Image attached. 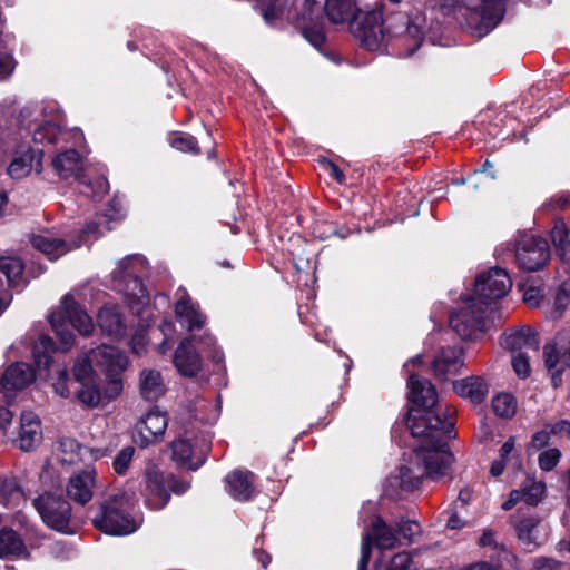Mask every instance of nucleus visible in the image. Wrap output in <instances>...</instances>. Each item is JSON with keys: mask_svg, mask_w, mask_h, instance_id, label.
<instances>
[{"mask_svg": "<svg viewBox=\"0 0 570 570\" xmlns=\"http://www.w3.org/2000/svg\"><path fill=\"white\" fill-rule=\"evenodd\" d=\"M175 313L178 322L188 331L203 327L206 321L205 316L188 299L178 301Z\"/></svg>", "mask_w": 570, "mask_h": 570, "instance_id": "obj_35", "label": "nucleus"}, {"mask_svg": "<svg viewBox=\"0 0 570 570\" xmlns=\"http://www.w3.org/2000/svg\"><path fill=\"white\" fill-rule=\"evenodd\" d=\"M49 322L63 352L69 351L75 344V335L69 326L82 336H89L95 328L92 318L69 294L63 296L60 306L50 314Z\"/></svg>", "mask_w": 570, "mask_h": 570, "instance_id": "obj_4", "label": "nucleus"}, {"mask_svg": "<svg viewBox=\"0 0 570 570\" xmlns=\"http://www.w3.org/2000/svg\"><path fill=\"white\" fill-rule=\"evenodd\" d=\"M97 322L101 331L111 336L121 335L124 332L122 316L117 306H104L99 309Z\"/></svg>", "mask_w": 570, "mask_h": 570, "instance_id": "obj_34", "label": "nucleus"}, {"mask_svg": "<svg viewBox=\"0 0 570 570\" xmlns=\"http://www.w3.org/2000/svg\"><path fill=\"white\" fill-rule=\"evenodd\" d=\"M442 8L445 13L460 11L465 18L468 30L476 38L490 33L500 23L505 12L503 2L499 0H458L455 4L444 0Z\"/></svg>", "mask_w": 570, "mask_h": 570, "instance_id": "obj_3", "label": "nucleus"}, {"mask_svg": "<svg viewBox=\"0 0 570 570\" xmlns=\"http://www.w3.org/2000/svg\"><path fill=\"white\" fill-rule=\"evenodd\" d=\"M324 166H325V169L328 171V174L341 185H343L345 183V175L344 173L340 169V167L331 161V160H326L324 163Z\"/></svg>", "mask_w": 570, "mask_h": 570, "instance_id": "obj_63", "label": "nucleus"}, {"mask_svg": "<svg viewBox=\"0 0 570 570\" xmlns=\"http://www.w3.org/2000/svg\"><path fill=\"white\" fill-rule=\"evenodd\" d=\"M24 500L23 491L14 479H4L0 483V503L16 508Z\"/></svg>", "mask_w": 570, "mask_h": 570, "instance_id": "obj_37", "label": "nucleus"}, {"mask_svg": "<svg viewBox=\"0 0 570 570\" xmlns=\"http://www.w3.org/2000/svg\"><path fill=\"white\" fill-rule=\"evenodd\" d=\"M561 562L549 557H538L532 562L531 570H560Z\"/></svg>", "mask_w": 570, "mask_h": 570, "instance_id": "obj_55", "label": "nucleus"}, {"mask_svg": "<svg viewBox=\"0 0 570 570\" xmlns=\"http://www.w3.org/2000/svg\"><path fill=\"white\" fill-rule=\"evenodd\" d=\"M226 491L236 501L247 502L256 495V475L243 469H236L225 476Z\"/></svg>", "mask_w": 570, "mask_h": 570, "instance_id": "obj_21", "label": "nucleus"}, {"mask_svg": "<svg viewBox=\"0 0 570 570\" xmlns=\"http://www.w3.org/2000/svg\"><path fill=\"white\" fill-rule=\"evenodd\" d=\"M543 361L554 387L562 383V373L570 370V333H559L543 346Z\"/></svg>", "mask_w": 570, "mask_h": 570, "instance_id": "obj_12", "label": "nucleus"}, {"mask_svg": "<svg viewBox=\"0 0 570 570\" xmlns=\"http://www.w3.org/2000/svg\"><path fill=\"white\" fill-rule=\"evenodd\" d=\"M450 326L463 340L478 338L490 327L488 307L482 306L476 298L468 297L463 305L451 314Z\"/></svg>", "mask_w": 570, "mask_h": 570, "instance_id": "obj_7", "label": "nucleus"}, {"mask_svg": "<svg viewBox=\"0 0 570 570\" xmlns=\"http://www.w3.org/2000/svg\"><path fill=\"white\" fill-rule=\"evenodd\" d=\"M551 430L546 426V429L538 431L533 434L531 444L535 449H541L549 443Z\"/></svg>", "mask_w": 570, "mask_h": 570, "instance_id": "obj_60", "label": "nucleus"}, {"mask_svg": "<svg viewBox=\"0 0 570 570\" xmlns=\"http://www.w3.org/2000/svg\"><path fill=\"white\" fill-rule=\"evenodd\" d=\"M360 0H326L325 13L333 23H344L357 20Z\"/></svg>", "mask_w": 570, "mask_h": 570, "instance_id": "obj_32", "label": "nucleus"}, {"mask_svg": "<svg viewBox=\"0 0 570 570\" xmlns=\"http://www.w3.org/2000/svg\"><path fill=\"white\" fill-rule=\"evenodd\" d=\"M61 134L60 128L52 122H43L33 130L32 139L36 144H53Z\"/></svg>", "mask_w": 570, "mask_h": 570, "instance_id": "obj_45", "label": "nucleus"}, {"mask_svg": "<svg viewBox=\"0 0 570 570\" xmlns=\"http://www.w3.org/2000/svg\"><path fill=\"white\" fill-rule=\"evenodd\" d=\"M131 502L125 494H117L104 502L94 517L92 523L100 531L125 535L137 529L136 521L130 514Z\"/></svg>", "mask_w": 570, "mask_h": 570, "instance_id": "obj_6", "label": "nucleus"}, {"mask_svg": "<svg viewBox=\"0 0 570 570\" xmlns=\"http://www.w3.org/2000/svg\"><path fill=\"white\" fill-rule=\"evenodd\" d=\"M463 365L464 351L454 345L439 348L431 361L430 368L436 380L445 382L456 376Z\"/></svg>", "mask_w": 570, "mask_h": 570, "instance_id": "obj_15", "label": "nucleus"}, {"mask_svg": "<svg viewBox=\"0 0 570 570\" xmlns=\"http://www.w3.org/2000/svg\"><path fill=\"white\" fill-rule=\"evenodd\" d=\"M304 38L314 47L320 48L325 42V33L323 31L321 20L299 24Z\"/></svg>", "mask_w": 570, "mask_h": 570, "instance_id": "obj_44", "label": "nucleus"}, {"mask_svg": "<svg viewBox=\"0 0 570 570\" xmlns=\"http://www.w3.org/2000/svg\"><path fill=\"white\" fill-rule=\"evenodd\" d=\"M42 440L41 423L33 412H23L20 417V430L17 444L22 451H30Z\"/></svg>", "mask_w": 570, "mask_h": 570, "instance_id": "obj_26", "label": "nucleus"}, {"mask_svg": "<svg viewBox=\"0 0 570 570\" xmlns=\"http://www.w3.org/2000/svg\"><path fill=\"white\" fill-rule=\"evenodd\" d=\"M560 458H561V452L558 449H556V448L548 449V450L543 451L542 453H540L539 459H538L539 466L543 471H551L557 466V464L560 461Z\"/></svg>", "mask_w": 570, "mask_h": 570, "instance_id": "obj_52", "label": "nucleus"}, {"mask_svg": "<svg viewBox=\"0 0 570 570\" xmlns=\"http://www.w3.org/2000/svg\"><path fill=\"white\" fill-rule=\"evenodd\" d=\"M135 449L132 446L124 448L115 458L112 466L116 473L125 474L130 465Z\"/></svg>", "mask_w": 570, "mask_h": 570, "instance_id": "obj_53", "label": "nucleus"}, {"mask_svg": "<svg viewBox=\"0 0 570 570\" xmlns=\"http://www.w3.org/2000/svg\"><path fill=\"white\" fill-rule=\"evenodd\" d=\"M14 69V61L10 55L0 53V79L9 77Z\"/></svg>", "mask_w": 570, "mask_h": 570, "instance_id": "obj_58", "label": "nucleus"}, {"mask_svg": "<svg viewBox=\"0 0 570 570\" xmlns=\"http://www.w3.org/2000/svg\"><path fill=\"white\" fill-rule=\"evenodd\" d=\"M174 363L185 376H195L202 370V358L191 338H185L179 343L174 354Z\"/></svg>", "mask_w": 570, "mask_h": 570, "instance_id": "obj_27", "label": "nucleus"}, {"mask_svg": "<svg viewBox=\"0 0 570 570\" xmlns=\"http://www.w3.org/2000/svg\"><path fill=\"white\" fill-rule=\"evenodd\" d=\"M24 265L18 257H0V271L10 284L22 276Z\"/></svg>", "mask_w": 570, "mask_h": 570, "instance_id": "obj_42", "label": "nucleus"}, {"mask_svg": "<svg viewBox=\"0 0 570 570\" xmlns=\"http://www.w3.org/2000/svg\"><path fill=\"white\" fill-rule=\"evenodd\" d=\"M321 20L320 6L315 0H304L298 16V24Z\"/></svg>", "mask_w": 570, "mask_h": 570, "instance_id": "obj_50", "label": "nucleus"}, {"mask_svg": "<svg viewBox=\"0 0 570 570\" xmlns=\"http://www.w3.org/2000/svg\"><path fill=\"white\" fill-rule=\"evenodd\" d=\"M570 304V284L563 283L557 291L553 303L552 318H558Z\"/></svg>", "mask_w": 570, "mask_h": 570, "instance_id": "obj_47", "label": "nucleus"}, {"mask_svg": "<svg viewBox=\"0 0 570 570\" xmlns=\"http://www.w3.org/2000/svg\"><path fill=\"white\" fill-rule=\"evenodd\" d=\"M479 543L481 547L489 549L488 556L498 567L520 570L518 557L504 544L497 542L492 530H484Z\"/></svg>", "mask_w": 570, "mask_h": 570, "instance_id": "obj_25", "label": "nucleus"}, {"mask_svg": "<svg viewBox=\"0 0 570 570\" xmlns=\"http://www.w3.org/2000/svg\"><path fill=\"white\" fill-rule=\"evenodd\" d=\"M94 360L91 358V351L88 354L79 357L73 365V376L79 383L96 380L94 371Z\"/></svg>", "mask_w": 570, "mask_h": 570, "instance_id": "obj_40", "label": "nucleus"}, {"mask_svg": "<svg viewBox=\"0 0 570 570\" xmlns=\"http://www.w3.org/2000/svg\"><path fill=\"white\" fill-rule=\"evenodd\" d=\"M210 444L212 439L207 434L195 445L186 439H178L171 443V459L181 468L197 470L204 463Z\"/></svg>", "mask_w": 570, "mask_h": 570, "instance_id": "obj_14", "label": "nucleus"}, {"mask_svg": "<svg viewBox=\"0 0 570 570\" xmlns=\"http://www.w3.org/2000/svg\"><path fill=\"white\" fill-rule=\"evenodd\" d=\"M51 165L62 179L75 178L80 180L82 158L76 149H67L52 158Z\"/></svg>", "mask_w": 570, "mask_h": 570, "instance_id": "obj_28", "label": "nucleus"}, {"mask_svg": "<svg viewBox=\"0 0 570 570\" xmlns=\"http://www.w3.org/2000/svg\"><path fill=\"white\" fill-rule=\"evenodd\" d=\"M409 400L424 412L419 417L409 421L411 433L422 441L414 450L417 464L422 471L404 465L400 468V487L405 491L419 488L423 476L434 481L449 474L453 463V454L448 448L446 440L454 429L455 409L438 403V392L430 380L416 374H410L407 380Z\"/></svg>", "mask_w": 570, "mask_h": 570, "instance_id": "obj_1", "label": "nucleus"}, {"mask_svg": "<svg viewBox=\"0 0 570 570\" xmlns=\"http://www.w3.org/2000/svg\"><path fill=\"white\" fill-rule=\"evenodd\" d=\"M33 507L42 521L51 529L67 532L71 518V505L60 495L45 493L33 500Z\"/></svg>", "mask_w": 570, "mask_h": 570, "instance_id": "obj_11", "label": "nucleus"}, {"mask_svg": "<svg viewBox=\"0 0 570 570\" xmlns=\"http://www.w3.org/2000/svg\"><path fill=\"white\" fill-rule=\"evenodd\" d=\"M42 156V151L29 149L28 151L12 159L7 169L8 175L13 179H21L28 176L32 170L38 174L41 173Z\"/></svg>", "mask_w": 570, "mask_h": 570, "instance_id": "obj_29", "label": "nucleus"}, {"mask_svg": "<svg viewBox=\"0 0 570 570\" xmlns=\"http://www.w3.org/2000/svg\"><path fill=\"white\" fill-rule=\"evenodd\" d=\"M424 19L402 11L376 8L365 12L351 24L353 33L370 51H384L389 47L400 55H413L423 41Z\"/></svg>", "mask_w": 570, "mask_h": 570, "instance_id": "obj_2", "label": "nucleus"}, {"mask_svg": "<svg viewBox=\"0 0 570 570\" xmlns=\"http://www.w3.org/2000/svg\"><path fill=\"white\" fill-rule=\"evenodd\" d=\"M542 293L537 287H529L525 289L523 294V301L530 306L535 307L539 306L540 301L542 299Z\"/></svg>", "mask_w": 570, "mask_h": 570, "instance_id": "obj_59", "label": "nucleus"}, {"mask_svg": "<svg viewBox=\"0 0 570 570\" xmlns=\"http://www.w3.org/2000/svg\"><path fill=\"white\" fill-rule=\"evenodd\" d=\"M544 495L546 484L527 476L519 489H514L510 492L508 500L502 503V509L509 511L520 502L525 503V509L534 508L542 501Z\"/></svg>", "mask_w": 570, "mask_h": 570, "instance_id": "obj_19", "label": "nucleus"}, {"mask_svg": "<svg viewBox=\"0 0 570 570\" xmlns=\"http://www.w3.org/2000/svg\"><path fill=\"white\" fill-rule=\"evenodd\" d=\"M144 483L142 494L146 504L153 510L164 509L170 500L167 473L154 465L149 466L146 469Z\"/></svg>", "mask_w": 570, "mask_h": 570, "instance_id": "obj_16", "label": "nucleus"}, {"mask_svg": "<svg viewBox=\"0 0 570 570\" xmlns=\"http://www.w3.org/2000/svg\"><path fill=\"white\" fill-rule=\"evenodd\" d=\"M79 184L81 186L80 191L92 198H101L109 190V183L104 176H95L88 180L81 177Z\"/></svg>", "mask_w": 570, "mask_h": 570, "instance_id": "obj_38", "label": "nucleus"}, {"mask_svg": "<svg viewBox=\"0 0 570 570\" xmlns=\"http://www.w3.org/2000/svg\"><path fill=\"white\" fill-rule=\"evenodd\" d=\"M402 544L403 542L397 535V530L389 525L381 517H376L371 528L363 535L358 570L367 569L372 546H375L379 550H392Z\"/></svg>", "mask_w": 570, "mask_h": 570, "instance_id": "obj_8", "label": "nucleus"}, {"mask_svg": "<svg viewBox=\"0 0 570 570\" xmlns=\"http://www.w3.org/2000/svg\"><path fill=\"white\" fill-rule=\"evenodd\" d=\"M91 358L106 376L104 396L108 400L118 397L124 390L122 373L129 365L127 355L115 346L100 345L91 350Z\"/></svg>", "mask_w": 570, "mask_h": 570, "instance_id": "obj_5", "label": "nucleus"}, {"mask_svg": "<svg viewBox=\"0 0 570 570\" xmlns=\"http://www.w3.org/2000/svg\"><path fill=\"white\" fill-rule=\"evenodd\" d=\"M145 257L137 254L121 259L117 269L112 272L117 288L128 296L145 297L141 279L137 275L145 267Z\"/></svg>", "mask_w": 570, "mask_h": 570, "instance_id": "obj_13", "label": "nucleus"}, {"mask_svg": "<svg viewBox=\"0 0 570 570\" xmlns=\"http://www.w3.org/2000/svg\"><path fill=\"white\" fill-rule=\"evenodd\" d=\"M454 392L464 399H469L472 403H481L488 392L489 387L485 381L480 376H469L453 384Z\"/></svg>", "mask_w": 570, "mask_h": 570, "instance_id": "obj_33", "label": "nucleus"}, {"mask_svg": "<svg viewBox=\"0 0 570 570\" xmlns=\"http://www.w3.org/2000/svg\"><path fill=\"white\" fill-rule=\"evenodd\" d=\"M29 552L20 534L11 528L0 530V559L16 560L27 558Z\"/></svg>", "mask_w": 570, "mask_h": 570, "instance_id": "obj_30", "label": "nucleus"}, {"mask_svg": "<svg viewBox=\"0 0 570 570\" xmlns=\"http://www.w3.org/2000/svg\"><path fill=\"white\" fill-rule=\"evenodd\" d=\"M81 387L77 392L78 400L90 407H96L101 401L104 391L101 392L96 380L80 383Z\"/></svg>", "mask_w": 570, "mask_h": 570, "instance_id": "obj_39", "label": "nucleus"}, {"mask_svg": "<svg viewBox=\"0 0 570 570\" xmlns=\"http://www.w3.org/2000/svg\"><path fill=\"white\" fill-rule=\"evenodd\" d=\"M540 518L531 509L520 507L512 517V524L520 542L525 546H539Z\"/></svg>", "mask_w": 570, "mask_h": 570, "instance_id": "obj_23", "label": "nucleus"}, {"mask_svg": "<svg viewBox=\"0 0 570 570\" xmlns=\"http://www.w3.org/2000/svg\"><path fill=\"white\" fill-rule=\"evenodd\" d=\"M68 372L65 368L57 371V377L56 381L52 383V387L55 393L61 397H69L70 395L68 389Z\"/></svg>", "mask_w": 570, "mask_h": 570, "instance_id": "obj_54", "label": "nucleus"}, {"mask_svg": "<svg viewBox=\"0 0 570 570\" xmlns=\"http://www.w3.org/2000/svg\"><path fill=\"white\" fill-rule=\"evenodd\" d=\"M32 247L42 253L48 259L57 261L68 252L79 248L82 244V238L79 236L77 239H62L56 237L50 232H41L30 236Z\"/></svg>", "mask_w": 570, "mask_h": 570, "instance_id": "obj_17", "label": "nucleus"}, {"mask_svg": "<svg viewBox=\"0 0 570 570\" xmlns=\"http://www.w3.org/2000/svg\"><path fill=\"white\" fill-rule=\"evenodd\" d=\"M514 257L520 268L528 272L539 271L551 258L549 243L539 236L523 235L515 243Z\"/></svg>", "mask_w": 570, "mask_h": 570, "instance_id": "obj_9", "label": "nucleus"}, {"mask_svg": "<svg viewBox=\"0 0 570 570\" xmlns=\"http://www.w3.org/2000/svg\"><path fill=\"white\" fill-rule=\"evenodd\" d=\"M550 237L562 262L570 264V232L562 219H556Z\"/></svg>", "mask_w": 570, "mask_h": 570, "instance_id": "obj_36", "label": "nucleus"}, {"mask_svg": "<svg viewBox=\"0 0 570 570\" xmlns=\"http://www.w3.org/2000/svg\"><path fill=\"white\" fill-rule=\"evenodd\" d=\"M527 353L528 352H520L517 354H512L511 357L513 371L520 379H527L531 373V367Z\"/></svg>", "mask_w": 570, "mask_h": 570, "instance_id": "obj_51", "label": "nucleus"}, {"mask_svg": "<svg viewBox=\"0 0 570 570\" xmlns=\"http://www.w3.org/2000/svg\"><path fill=\"white\" fill-rule=\"evenodd\" d=\"M199 350L202 353H205L207 356L216 357V342L215 338L210 335H205L199 340Z\"/></svg>", "mask_w": 570, "mask_h": 570, "instance_id": "obj_57", "label": "nucleus"}, {"mask_svg": "<svg viewBox=\"0 0 570 570\" xmlns=\"http://www.w3.org/2000/svg\"><path fill=\"white\" fill-rule=\"evenodd\" d=\"M263 17L265 21L269 24L275 23V21L279 18L281 10L275 6V3L271 0L269 3L262 9Z\"/></svg>", "mask_w": 570, "mask_h": 570, "instance_id": "obj_61", "label": "nucleus"}, {"mask_svg": "<svg viewBox=\"0 0 570 570\" xmlns=\"http://www.w3.org/2000/svg\"><path fill=\"white\" fill-rule=\"evenodd\" d=\"M96 487V471L85 470L70 476L66 491L69 499L85 505L88 503L94 494Z\"/></svg>", "mask_w": 570, "mask_h": 570, "instance_id": "obj_24", "label": "nucleus"}, {"mask_svg": "<svg viewBox=\"0 0 570 570\" xmlns=\"http://www.w3.org/2000/svg\"><path fill=\"white\" fill-rule=\"evenodd\" d=\"M547 428H549L554 435L570 439V421L561 420L552 425H547Z\"/></svg>", "mask_w": 570, "mask_h": 570, "instance_id": "obj_62", "label": "nucleus"}, {"mask_svg": "<svg viewBox=\"0 0 570 570\" xmlns=\"http://www.w3.org/2000/svg\"><path fill=\"white\" fill-rule=\"evenodd\" d=\"M549 206L559 209H567L570 206V194L556 195L550 199Z\"/></svg>", "mask_w": 570, "mask_h": 570, "instance_id": "obj_64", "label": "nucleus"}, {"mask_svg": "<svg viewBox=\"0 0 570 570\" xmlns=\"http://www.w3.org/2000/svg\"><path fill=\"white\" fill-rule=\"evenodd\" d=\"M494 413L501 417H511L517 411V402L509 393H501L492 400Z\"/></svg>", "mask_w": 570, "mask_h": 570, "instance_id": "obj_41", "label": "nucleus"}, {"mask_svg": "<svg viewBox=\"0 0 570 570\" xmlns=\"http://www.w3.org/2000/svg\"><path fill=\"white\" fill-rule=\"evenodd\" d=\"M501 346L512 354L520 352H538L540 340L537 333L528 325L508 330L501 337Z\"/></svg>", "mask_w": 570, "mask_h": 570, "instance_id": "obj_22", "label": "nucleus"}, {"mask_svg": "<svg viewBox=\"0 0 570 570\" xmlns=\"http://www.w3.org/2000/svg\"><path fill=\"white\" fill-rule=\"evenodd\" d=\"M35 379L32 366L23 362L13 363L0 376V393L9 397L10 393L26 389Z\"/></svg>", "mask_w": 570, "mask_h": 570, "instance_id": "obj_20", "label": "nucleus"}, {"mask_svg": "<svg viewBox=\"0 0 570 570\" xmlns=\"http://www.w3.org/2000/svg\"><path fill=\"white\" fill-rule=\"evenodd\" d=\"M512 287V281L505 269L491 267L479 274L474 283V297L482 306L503 298Z\"/></svg>", "mask_w": 570, "mask_h": 570, "instance_id": "obj_10", "label": "nucleus"}, {"mask_svg": "<svg viewBox=\"0 0 570 570\" xmlns=\"http://www.w3.org/2000/svg\"><path fill=\"white\" fill-rule=\"evenodd\" d=\"M167 425L168 420L165 413L158 410L148 412L135 426V442L141 448L158 442L164 435Z\"/></svg>", "mask_w": 570, "mask_h": 570, "instance_id": "obj_18", "label": "nucleus"}, {"mask_svg": "<svg viewBox=\"0 0 570 570\" xmlns=\"http://www.w3.org/2000/svg\"><path fill=\"white\" fill-rule=\"evenodd\" d=\"M384 570H419L417 563L411 552H399L394 554L385 564Z\"/></svg>", "mask_w": 570, "mask_h": 570, "instance_id": "obj_46", "label": "nucleus"}, {"mask_svg": "<svg viewBox=\"0 0 570 570\" xmlns=\"http://www.w3.org/2000/svg\"><path fill=\"white\" fill-rule=\"evenodd\" d=\"M397 535L401 538L403 544L413 542L414 538L420 534L421 527L417 522L412 520H401L396 523Z\"/></svg>", "mask_w": 570, "mask_h": 570, "instance_id": "obj_48", "label": "nucleus"}, {"mask_svg": "<svg viewBox=\"0 0 570 570\" xmlns=\"http://www.w3.org/2000/svg\"><path fill=\"white\" fill-rule=\"evenodd\" d=\"M139 393L146 401H157L166 392V385L159 371L144 368L139 373Z\"/></svg>", "mask_w": 570, "mask_h": 570, "instance_id": "obj_31", "label": "nucleus"}, {"mask_svg": "<svg viewBox=\"0 0 570 570\" xmlns=\"http://www.w3.org/2000/svg\"><path fill=\"white\" fill-rule=\"evenodd\" d=\"M53 342L49 336H40L38 343L33 348V357L38 367L49 368L51 356L49 350L52 347Z\"/></svg>", "mask_w": 570, "mask_h": 570, "instance_id": "obj_43", "label": "nucleus"}, {"mask_svg": "<svg viewBox=\"0 0 570 570\" xmlns=\"http://www.w3.org/2000/svg\"><path fill=\"white\" fill-rule=\"evenodd\" d=\"M168 476V488L169 492H174L175 494H183L185 493L189 487L190 483L185 480L177 479L174 474L167 473Z\"/></svg>", "mask_w": 570, "mask_h": 570, "instance_id": "obj_56", "label": "nucleus"}, {"mask_svg": "<svg viewBox=\"0 0 570 570\" xmlns=\"http://www.w3.org/2000/svg\"><path fill=\"white\" fill-rule=\"evenodd\" d=\"M170 146L183 153L199 154L200 149L195 137L188 134H179L170 140Z\"/></svg>", "mask_w": 570, "mask_h": 570, "instance_id": "obj_49", "label": "nucleus"}]
</instances>
